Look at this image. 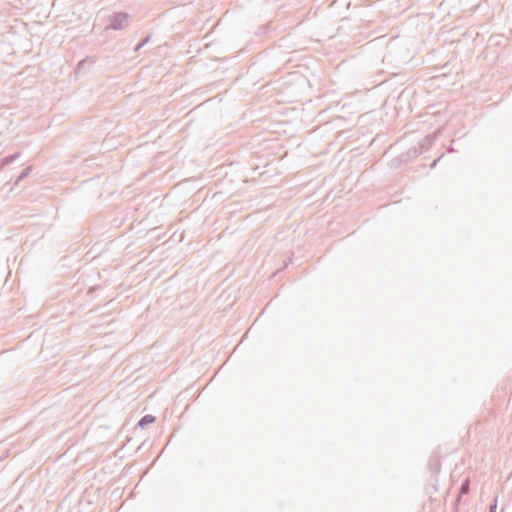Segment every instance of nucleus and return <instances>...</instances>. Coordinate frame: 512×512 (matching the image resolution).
<instances>
[{
	"label": "nucleus",
	"instance_id": "obj_1",
	"mask_svg": "<svg viewBox=\"0 0 512 512\" xmlns=\"http://www.w3.org/2000/svg\"><path fill=\"white\" fill-rule=\"evenodd\" d=\"M154 420H155V418H154L153 416L146 415V416H144V417L140 420L139 424H140V426H142V427H143V426H145V425H147V424L153 423V422H154Z\"/></svg>",
	"mask_w": 512,
	"mask_h": 512
},
{
	"label": "nucleus",
	"instance_id": "obj_2",
	"mask_svg": "<svg viewBox=\"0 0 512 512\" xmlns=\"http://www.w3.org/2000/svg\"><path fill=\"white\" fill-rule=\"evenodd\" d=\"M469 491V480H466L465 483L462 485L460 493L466 494Z\"/></svg>",
	"mask_w": 512,
	"mask_h": 512
}]
</instances>
